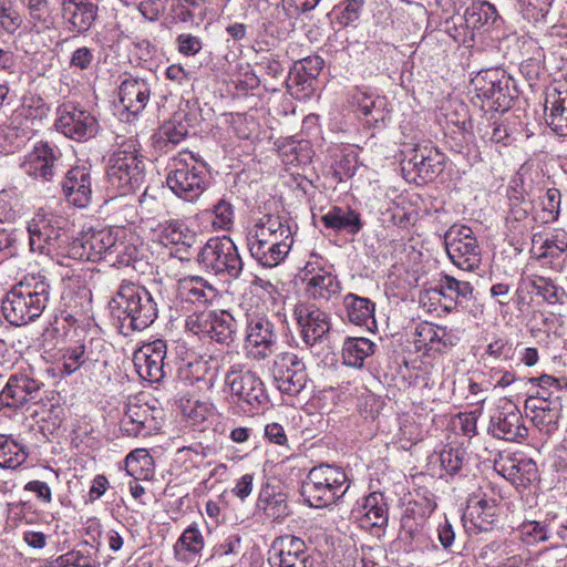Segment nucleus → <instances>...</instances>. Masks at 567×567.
<instances>
[{
	"label": "nucleus",
	"mask_w": 567,
	"mask_h": 567,
	"mask_svg": "<svg viewBox=\"0 0 567 567\" xmlns=\"http://www.w3.org/2000/svg\"><path fill=\"white\" fill-rule=\"evenodd\" d=\"M69 221L59 215L38 212L28 224L29 244L32 251L51 254L66 244Z\"/></svg>",
	"instance_id": "nucleus-7"
},
{
	"label": "nucleus",
	"mask_w": 567,
	"mask_h": 567,
	"mask_svg": "<svg viewBox=\"0 0 567 567\" xmlns=\"http://www.w3.org/2000/svg\"><path fill=\"white\" fill-rule=\"evenodd\" d=\"M385 105L386 100L384 96L373 97L364 94L362 100L359 101V110L361 113L367 117H371V121L375 123L385 120L388 114Z\"/></svg>",
	"instance_id": "nucleus-48"
},
{
	"label": "nucleus",
	"mask_w": 567,
	"mask_h": 567,
	"mask_svg": "<svg viewBox=\"0 0 567 567\" xmlns=\"http://www.w3.org/2000/svg\"><path fill=\"white\" fill-rule=\"evenodd\" d=\"M212 213L214 215L213 226L217 229H230L234 225V206L225 197L218 199L213 206Z\"/></svg>",
	"instance_id": "nucleus-51"
},
{
	"label": "nucleus",
	"mask_w": 567,
	"mask_h": 567,
	"mask_svg": "<svg viewBox=\"0 0 567 567\" xmlns=\"http://www.w3.org/2000/svg\"><path fill=\"white\" fill-rule=\"evenodd\" d=\"M118 117L122 122L135 123L142 111V85L136 79H126L118 89Z\"/></svg>",
	"instance_id": "nucleus-27"
},
{
	"label": "nucleus",
	"mask_w": 567,
	"mask_h": 567,
	"mask_svg": "<svg viewBox=\"0 0 567 567\" xmlns=\"http://www.w3.org/2000/svg\"><path fill=\"white\" fill-rule=\"evenodd\" d=\"M347 317L357 326H367L374 322V302L369 298L348 293L343 298Z\"/></svg>",
	"instance_id": "nucleus-34"
},
{
	"label": "nucleus",
	"mask_w": 567,
	"mask_h": 567,
	"mask_svg": "<svg viewBox=\"0 0 567 567\" xmlns=\"http://www.w3.org/2000/svg\"><path fill=\"white\" fill-rule=\"evenodd\" d=\"M525 406L532 412V421L540 430L550 432L557 427L561 406L559 395H556L555 400L547 401L539 399H527Z\"/></svg>",
	"instance_id": "nucleus-30"
},
{
	"label": "nucleus",
	"mask_w": 567,
	"mask_h": 567,
	"mask_svg": "<svg viewBox=\"0 0 567 567\" xmlns=\"http://www.w3.org/2000/svg\"><path fill=\"white\" fill-rule=\"evenodd\" d=\"M61 11L66 29L76 34L90 30L97 16V6L91 0H61Z\"/></svg>",
	"instance_id": "nucleus-21"
},
{
	"label": "nucleus",
	"mask_w": 567,
	"mask_h": 567,
	"mask_svg": "<svg viewBox=\"0 0 567 567\" xmlns=\"http://www.w3.org/2000/svg\"><path fill=\"white\" fill-rule=\"evenodd\" d=\"M144 234L148 240V250L153 256L156 255L155 259L163 257L169 246L190 248L196 243V234L184 221L168 217L144 218Z\"/></svg>",
	"instance_id": "nucleus-5"
},
{
	"label": "nucleus",
	"mask_w": 567,
	"mask_h": 567,
	"mask_svg": "<svg viewBox=\"0 0 567 567\" xmlns=\"http://www.w3.org/2000/svg\"><path fill=\"white\" fill-rule=\"evenodd\" d=\"M209 338L218 343H229L236 333V320L227 311L213 310Z\"/></svg>",
	"instance_id": "nucleus-40"
},
{
	"label": "nucleus",
	"mask_w": 567,
	"mask_h": 567,
	"mask_svg": "<svg viewBox=\"0 0 567 567\" xmlns=\"http://www.w3.org/2000/svg\"><path fill=\"white\" fill-rule=\"evenodd\" d=\"M147 409H144V429L148 434L157 433L164 423V410L146 403Z\"/></svg>",
	"instance_id": "nucleus-61"
},
{
	"label": "nucleus",
	"mask_w": 567,
	"mask_h": 567,
	"mask_svg": "<svg viewBox=\"0 0 567 567\" xmlns=\"http://www.w3.org/2000/svg\"><path fill=\"white\" fill-rule=\"evenodd\" d=\"M140 157V142L135 137L125 141L110 159L107 179L120 195H126L140 188L142 182Z\"/></svg>",
	"instance_id": "nucleus-6"
},
{
	"label": "nucleus",
	"mask_w": 567,
	"mask_h": 567,
	"mask_svg": "<svg viewBox=\"0 0 567 567\" xmlns=\"http://www.w3.org/2000/svg\"><path fill=\"white\" fill-rule=\"evenodd\" d=\"M545 118L557 135L567 136V86L565 84H558L546 92Z\"/></svg>",
	"instance_id": "nucleus-23"
},
{
	"label": "nucleus",
	"mask_w": 567,
	"mask_h": 567,
	"mask_svg": "<svg viewBox=\"0 0 567 567\" xmlns=\"http://www.w3.org/2000/svg\"><path fill=\"white\" fill-rule=\"evenodd\" d=\"M22 23L21 16L11 6H0V25L8 32H16Z\"/></svg>",
	"instance_id": "nucleus-63"
},
{
	"label": "nucleus",
	"mask_w": 567,
	"mask_h": 567,
	"mask_svg": "<svg viewBox=\"0 0 567 567\" xmlns=\"http://www.w3.org/2000/svg\"><path fill=\"white\" fill-rule=\"evenodd\" d=\"M28 455L24 445L0 434V468L16 470L27 461Z\"/></svg>",
	"instance_id": "nucleus-38"
},
{
	"label": "nucleus",
	"mask_w": 567,
	"mask_h": 567,
	"mask_svg": "<svg viewBox=\"0 0 567 567\" xmlns=\"http://www.w3.org/2000/svg\"><path fill=\"white\" fill-rule=\"evenodd\" d=\"M441 290L450 291L457 298L468 300L473 295V287L468 281L458 280L452 276L445 275L440 281Z\"/></svg>",
	"instance_id": "nucleus-57"
},
{
	"label": "nucleus",
	"mask_w": 567,
	"mask_h": 567,
	"mask_svg": "<svg viewBox=\"0 0 567 567\" xmlns=\"http://www.w3.org/2000/svg\"><path fill=\"white\" fill-rule=\"evenodd\" d=\"M509 209L507 220L522 221L527 218L532 202L526 198L523 189L512 187L508 192Z\"/></svg>",
	"instance_id": "nucleus-45"
},
{
	"label": "nucleus",
	"mask_w": 567,
	"mask_h": 567,
	"mask_svg": "<svg viewBox=\"0 0 567 567\" xmlns=\"http://www.w3.org/2000/svg\"><path fill=\"white\" fill-rule=\"evenodd\" d=\"M445 249L451 261L460 269L473 271L481 265V249L473 230L453 225L445 233Z\"/></svg>",
	"instance_id": "nucleus-9"
},
{
	"label": "nucleus",
	"mask_w": 567,
	"mask_h": 567,
	"mask_svg": "<svg viewBox=\"0 0 567 567\" xmlns=\"http://www.w3.org/2000/svg\"><path fill=\"white\" fill-rule=\"evenodd\" d=\"M271 567H311L305 540L293 535H282L272 542L268 551Z\"/></svg>",
	"instance_id": "nucleus-14"
},
{
	"label": "nucleus",
	"mask_w": 567,
	"mask_h": 567,
	"mask_svg": "<svg viewBox=\"0 0 567 567\" xmlns=\"http://www.w3.org/2000/svg\"><path fill=\"white\" fill-rule=\"evenodd\" d=\"M115 244L110 228H89L66 244L68 256L75 260L97 261Z\"/></svg>",
	"instance_id": "nucleus-12"
},
{
	"label": "nucleus",
	"mask_w": 567,
	"mask_h": 567,
	"mask_svg": "<svg viewBox=\"0 0 567 567\" xmlns=\"http://www.w3.org/2000/svg\"><path fill=\"white\" fill-rule=\"evenodd\" d=\"M465 451L462 449H444L440 454L441 466L447 474H456L463 466Z\"/></svg>",
	"instance_id": "nucleus-56"
},
{
	"label": "nucleus",
	"mask_w": 567,
	"mask_h": 567,
	"mask_svg": "<svg viewBox=\"0 0 567 567\" xmlns=\"http://www.w3.org/2000/svg\"><path fill=\"white\" fill-rule=\"evenodd\" d=\"M537 249L538 258H560L567 252V233L564 230H555L540 243Z\"/></svg>",
	"instance_id": "nucleus-42"
},
{
	"label": "nucleus",
	"mask_w": 567,
	"mask_h": 567,
	"mask_svg": "<svg viewBox=\"0 0 567 567\" xmlns=\"http://www.w3.org/2000/svg\"><path fill=\"white\" fill-rule=\"evenodd\" d=\"M323 59L319 55H310L293 63L287 79L288 86H310L323 68Z\"/></svg>",
	"instance_id": "nucleus-32"
},
{
	"label": "nucleus",
	"mask_w": 567,
	"mask_h": 567,
	"mask_svg": "<svg viewBox=\"0 0 567 567\" xmlns=\"http://www.w3.org/2000/svg\"><path fill=\"white\" fill-rule=\"evenodd\" d=\"M85 346L83 343H79L74 347H69L63 352V372L66 374H72L76 370H79L82 364L85 362Z\"/></svg>",
	"instance_id": "nucleus-55"
},
{
	"label": "nucleus",
	"mask_w": 567,
	"mask_h": 567,
	"mask_svg": "<svg viewBox=\"0 0 567 567\" xmlns=\"http://www.w3.org/2000/svg\"><path fill=\"white\" fill-rule=\"evenodd\" d=\"M509 82L511 79L498 69L480 72L472 80L476 96L489 102V107L497 112H505L512 106Z\"/></svg>",
	"instance_id": "nucleus-11"
},
{
	"label": "nucleus",
	"mask_w": 567,
	"mask_h": 567,
	"mask_svg": "<svg viewBox=\"0 0 567 567\" xmlns=\"http://www.w3.org/2000/svg\"><path fill=\"white\" fill-rule=\"evenodd\" d=\"M320 219L326 228L351 236L357 235L363 227L361 215L350 207L333 206Z\"/></svg>",
	"instance_id": "nucleus-29"
},
{
	"label": "nucleus",
	"mask_w": 567,
	"mask_h": 567,
	"mask_svg": "<svg viewBox=\"0 0 567 567\" xmlns=\"http://www.w3.org/2000/svg\"><path fill=\"white\" fill-rule=\"evenodd\" d=\"M519 533L523 542L529 545L548 539L547 526L536 520L523 523L519 527Z\"/></svg>",
	"instance_id": "nucleus-54"
},
{
	"label": "nucleus",
	"mask_w": 567,
	"mask_h": 567,
	"mask_svg": "<svg viewBox=\"0 0 567 567\" xmlns=\"http://www.w3.org/2000/svg\"><path fill=\"white\" fill-rule=\"evenodd\" d=\"M487 431L493 437L508 442H522L528 435L520 411L513 405L495 412L491 416Z\"/></svg>",
	"instance_id": "nucleus-18"
},
{
	"label": "nucleus",
	"mask_w": 567,
	"mask_h": 567,
	"mask_svg": "<svg viewBox=\"0 0 567 567\" xmlns=\"http://www.w3.org/2000/svg\"><path fill=\"white\" fill-rule=\"evenodd\" d=\"M118 297L123 300L118 306L123 308V315H118L120 329L125 336L141 330V297L134 284L122 285Z\"/></svg>",
	"instance_id": "nucleus-25"
},
{
	"label": "nucleus",
	"mask_w": 567,
	"mask_h": 567,
	"mask_svg": "<svg viewBox=\"0 0 567 567\" xmlns=\"http://www.w3.org/2000/svg\"><path fill=\"white\" fill-rule=\"evenodd\" d=\"M32 109L30 106H22L14 111L10 126L13 130H21L22 135H27L33 131L31 126L34 125L35 118H30L32 115Z\"/></svg>",
	"instance_id": "nucleus-59"
},
{
	"label": "nucleus",
	"mask_w": 567,
	"mask_h": 567,
	"mask_svg": "<svg viewBox=\"0 0 567 567\" xmlns=\"http://www.w3.org/2000/svg\"><path fill=\"white\" fill-rule=\"evenodd\" d=\"M204 547V538L198 528H186L174 546L175 555L181 560H189V556L198 554Z\"/></svg>",
	"instance_id": "nucleus-41"
},
{
	"label": "nucleus",
	"mask_w": 567,
	"mask_h": 567,
	"mask_svg": "<svg viewBox=\"0 0 567 567\" xmlns=\"http://www.w3.org/2000/svg\"><path fill=\"white\" fill-rule=\"evenodd\" d=\"M92 177L85 166L68 171L62 182V190L68 200L76 207H86L92 197Z\"/></svg>",
	"instance_id": "nucleus-22"
},
{
	"label": "nucleus",
	"mask_w": 567,
	"mask_h": 567,
	"mask_svg": "<svg viewBox=\"0 0 567 567\" xmlns=\"http://www.w3.org/2000/svg\"><path fill=\"white\" fill-rule=\"evenodd\" d=\"M213 310L196 311L186 318L185 328L200 338H209Z\"/></svg>",
	"instance_id": "nucleus-52"
},
{
	"label": "nucleus",
	"mask_w": 567,
	"mask_h": 567,
	"mask_svg": "<svg viewBox=\"0 0 567 567\" xmlns=\"http://www.w3.org/2000/svg\"><path fill=\"white\" fill-rule=\"evenodd\" d=\"M340 289L337 276L320 270L308 280L306 291L313 299L328 301L339 295Z\"/></svg>",
	"instance_id": "nucleus-35"
},
{
	"label": "nucleus",
	"mask_w": 567,
	"mask_h": 567,
	"mask_svg": "<svg viewBox=\"0 0 567 567\" xmlns=\"http://www.w3.org/2000/svg\"><path fill=\"white\" fill-rule=\"evenodd\" d=\"M225 382L234 395L252 409H258L268 401L264 382L254 372H240L234 365L226 373Z\"/></svg>",
	"instance_id": "nucleus-17"
},
{
	"label": "nucleus",
	"mask_w": 567,
	"mask_h": 567,
	"mask_svg": "<svg viewBox=\"0 0 567 567\" xmlns=\"http://www.w3.org/2000/svg\"><path fill=\"white\" fill-rule=\"evenodd\" d=\"M349 486L348 476L341 467L320 464L308 473L301 495L310 507L326 508L339 502Z\"/></svg>",
	"instance_id": "nucleus-3"
},
{
	"label": "nucleus",
	"mask_w": 567,
	"mask_h": 567,
	"mask_svg": "<svg viewBox=\"0 0 567 567\" xmlns=\"http://www.w3.org/2000/svg\"><path fill=\"white\" fill-rule=\"evenodd\" d=\"M444 155L439 152L437 148L430 150V154H426V159L421 162L414 171L415 175L413 179L419 177L422 182L432 181L443 169Z\"/></svg>",
	"instance_id": "nucleus-43"
},
{
	"label": "nucleus",
	"mask_w": 567,
	"mask_h": 567,
	"mask_svg": "<svg viewBox=\"0 0 567 567\" xmlns=\"http://www.w3.org/2000/svg\"><path fill=\"white\" fill-rule=\"evenodd\" d=\"M468 27L480 29L484 25H494L499 16L494 4L487 1L473 2L464 13Z\"/></svg>",
	"instance_id": "nucleus-39"
},
{
	"label": "nucleus",
	"mask_w": 567,
	"mask_h": 567,
	"mask_svg": "<svg viewBox=\"0 0 567 567\" xmlns=\"http://www.w3.org/2000/svg\"><path fill=\"white\" fill-rule=\"evenodd\" d=\"M42 383L27 373H13L0 392V412L18 410L39 399Z\"/></svg>",
	"instance_id": "nucleus-15"
},
{
	"label": "nucleus",
	"mask_w": 567,
	"mask_h": 567,
	"mask_svg": "<svg viewBox=\"0 0 567 567\" xmlns=\"http://www.w3.org/2000/svg\"><path fill=\"white\" fill-rule=\"evenodd\" d=\"M250 256L264 267L279 265L289 254L293 244L288 221L275 214L258 218L246 236Z\"/></svg>",
	"instance_id": "nucleus-1"
},
{
	"label": "nucleus",
	"mask_w": 567,
	"mask_h": 567,
	"mask_svg": "<svg viewBox=\"0 0 567 567\" xmlns=\"http://www.w3.org/2000/svg\"><path fill=\"white\" fill-rule=\"evenodd\" d=\"M167 347L164 340L156 339L152 342H144V363L147 369V381L150 383H159L164 377V359L166 358ZM144 381L146 378L144 377Z\"/></svg>",
	"instance_id": "nucleus-31"
},
{
	"label": "nucleus",
	"mask_w": 567,
	"mask_h": 567,
	"mask_svg": "<svg viewBox=\"0 0 567 567\" xmlns=\"http://www.w3.org/2000/svg\"><path fill=\"white\" fill-rule=\"evenodd\" d=\"M142 449H135L125 457V471L131 477L128 482L131 495L136 499L142 495V485L140 484L142 475Z\"/></svg>",
	"instance_id": "nucleus-44"
},
{
	"label": "nucleus",
	"mask_w": 567,
	"mask_h": 567,
	"mask_svg": "<svg viewBox=\"0 0 567 567\" xmlns=\"http://www.w3.org/2000/svg\"><path fill=\"white\" fill-rule=\"evenodd\" d=\"M495 468L513 484L526 485L537 480L536 463L528 457L507 455L495 462Z\"/></svg>",
	"instance_id": "nucleus-24"
},
{
	"label": "nucleus",
	"mask_w": 567,
	"mask_h": 567,
	"mask_svg": "<svg viewBox=\"0 0 567 567\" xmlns=\"http://www.w3.org/2000/svg\"><path fill=\"white\" fill-rule=\"evenodd\" d=\"M271 373L277 389L289 395H298L309 381L303 359L293 352L278 354L274 360Z\"/></svg>",
	"instance_id": "nucleus-10"
},
{
	"label": "nucleus",
	"mask_w": 567,
	"mask_h": 567,
	"mask_svg": "<svg viewBox=\"0 0 567 567\" xmlns=\"http://www.w3.org/2000/svg\"><path fill=\"white\" fill-rule=\"evenodd\" d=\"M177 295L182 302L208 305L218 296L217 290L199 276H188L178 280Z\"/></svg>",
	"instance_id": "nucleus-28"
},
{
	"label": "nucleus",
	"mask_w": 567,
	"mask_h": 567,
	"mask_svg": "<svg viewBox=\"0 0 567 567\" xmlns=\"http://www.w3.org/2000/svg\"><path fill=\"white\" fill-rule=\"evenodd\" d=\"M168 188L179 198L194 202L206 188V168L190 152H181L173 158L166 176Z\"/></svg>",
	"instance_id": "nucleus-4"
},
{
	"label": "nucleus",
	"mask_w": 567,
	"mask_h": 567,
	"mask_svg": "<svg viewBox=\"0 0 567 567\" xmlns=\"http://www.w3.org/2000/svg\"><path fill=\"white\" fill-rule=\"evenodd\" d=\"M281 157L287 165H306L310 162L311 151L308 142H291L281 150Z\"/></svg>",
	"instance_id": "nucleus-47"
},
{
	"label": "nucleus",
	"mask_w": 567,
	"mask_h": 567,
	"mask_svg": "<svg viewBox=\"0 0 567 567\" xmlns=\"http://www.w3.org/2000/svg\"><path fill=\"white\" fill-rule=\"evenodd\" d=\"M362 527L383 528L389 522V507L382 493L373 492L363 498L362 504L353 509Z\"/></svg>",
	"instance_id": "nucleus-26"
},
{
	"label": "nucleus",
	"mask_w": 567,
	"mask_h": 567,
	"mask_svg": "<svg viewBox=\"0 0 567 567\" xmlns=\"http://www.w3.org/2000/svg\"><path fill=\"white\" fill-rule=\"evenodd\" d=\"M519 346V343L514 346L508 339L498 337L487 344L484 355L495 360L512 361Z\"/></svg>",
	"instance_id": "nucleus-50"
},
{
	"label": "nucleus",
	"mask_w": 567,
	"mask_h": 567,
	"mask_svg": "<svg viewBox=\"0 0 567 567\" xmlns=\"http://www.w3.org/2000/svg\"><path fill=\"white\" fill-rule=\"evenodd\" d=\"M97 126L96 118L89 111L72 103H64L58 109L55 127L69 138L89 140L95 135Z\"/></svg>",
	"instance_id": "nucleus-13"
},
{
	"label": "nucleus",
	"mask_w": 567,
	"mask_h": 567,
	"mask_svg": "<svg viewBox=\"0 0 567 567\" xmlns=\"http://www.w3.org/2000/svg\"><path fill=\"white\" fill-rule=\"evenodd\" d=\"M293 317L300 328L303 342L312 347L330 331L328 313L313 303L299 302L295 306Z\"/></svg>",
	"instance_id": "nucleus-16"
},
{
	"label": "nucleus",
	"mask_w": 567,
	"mask_h": 567,
	"mask_svg": "<svg viewBox=\"0 0 567 567\" xmlns=\"http://www.w3.org/2000/svg\"><path fill=\"white\" fill-rule=\"evenodd\" d=\"M375 344L368 338L349 337L342 346L343 363L352 368H362L364 360L374 353Z\"/></svg>",
	"instance_id": "nucleus-33"
},
{
	"label": "nucleus",
	"mask_w": 567,
	"mask_h": 567,
	"mask_svg": "<svg viewBox=\"0 0 567 567\" xmlns=\"http://www.w3.org/2000/svg\"><path fill=\"white\" fill-rule=\"evenodd\" d=\"M62 154L58 146L48 142H39L34 145L24 164L25 172L35 178L51 181L56 174L58 162Z\"/></svg>",
	"instance_id": "nucleus-20"
},
{
	"label": "nucleus",
	"mask_w": 567,
	"mask_h": 567,
	"mask_svg": "<svg viewBox=\"0 0 567 567\" xmlns=\"http://www.w3.org/2000/svg\"><path fill=\"white\" fill-rule=\"evenodd\" d=\"M61 566L94 567L95 563L89 554L82 550H72L58 558Z\"/></svg>",
	"instance_id": "nucleus-62"
},
{
	"label": "nucleus",
	"mask_w": 567,
	"mask_h": 567,
	"mask_svg": "<svg viewBox=\"0 0 567 567\" xmlns=\"http://www.w3.org/2000/svg\"><path fill=\"white\" fill-rule=\"evenodd\" d=\"M147 217L163 219L168 217V210L163 199L148 195L144 189V218Z\"/></svg>",
	"instance_id": "nucleus-60"
},
{
	"label": "nucleus",
	"mask_w": 567,
	"mask_h": 567,
	"mask_svg": "<svg viewBox=\"0 0 567 567\" xmlns=\"http://www.w3.org/2000/svg\"><path fill=\"white\" fill-rule=\"evenodd\" d=\"M524 292L535 293L549 303H555L558 300V288L556 285L550 279L537 275L520 279L516 293L520 296Z\"/></svg>",
	"instance_id": "nucleus-37"
},
{
	"label": "nucleus",
	"mask_w": 567,
	"mask_h": 567,
	"mask_svg": "<svg viewBox=\"0 0 567 567\" xmlns=\"http://www.w3.org/2000/svg\"><path fill=\"white\" fill-rule=\"evenodd\" d=\"M434 147L429 144H417L412 148H409L404 152V158L402 159V171L403 173H414L417 165H421V162L426 159V154H430V150Z\"/></svg>",
	"instance_id": "nucleus-53"
},
{
	"label": "nucleus",
	"mask_w": 567,
	"mask_h": 567,
	"mask_svg": "<svg viewBox=\"0 0 567 567\" xmlns=\"http://www.w3.org/2000/svg\"><path fill=\"white\" fill-rule=\"evenodd\" d=\"M416 331L422 341L430 344L431 349L441 351V344L443 348L452 344L451 339L447 338L446 328L444 327L426 323L417 328Z\"/></svg>",
	"instance_id": "nucleus-46"
},
{
	"label": "nucleus",
	"mask_w": 567,
	"mask_h": 567,
	"mask_svg": "<svg viewBox=\"0 0 567 567\" xmlns=\"http://www.w3.org/2000/svg\"><path fill=\"white\" fill-rule=\"evenodd\" d=\"M198 261L214 274L230 278H238L244 267L235 243L227 236L208 239L198 254Z\"/></svg>",
	"instance_id": "nucleus-8"
},
{
	"label": "nucleus",
	"mask_w": 567,
	"mask_h": 567,
	"mask_svg": "<svg viewBox=\"0 0 567 567\" xmlns=\"http://www.w3.org/2000/svg\"><path fill=\"white\" fill-rule=\"evenodd\" d=\"M278 336L275 324L265 316H252L248 319L246 329L247 347L254 351L256 359H266L274 351Z\"/></svg>",
	"instance_id": "nucleus-19"
},
{
	"label": "nucleus",
	"mask_w": 567,
	"mask_h": 567,
	"mask_svg": "<svg viewBox=\"0 0 567 567\" xmlns=\"http://www.w3.org/2000/svg\"><path fill=\"white\" fill-rule=\"evenodd\" d=\"M50 299V285L41 277H28L14 285L4 296L2 313L13 326H25L38 319Z\"/></svg>",
	"instance_id": "nucleus-2"
},
{
	"label": "nucleus",
	"mask_w": 567,
	"mask_h": 567,
	"mask_svg": "<svg viewBox=\"0 0 567 567\" xmlns=\"http://www.w3.org/2000/svg\"><path fill=\"white\" fill-rule=\"evenodd\" d=\"M28 9L33 21L47 22L50 19L52 7L50 0H20Z\"/></svg>",
	"instance_id": "nucleus-58"
},
{
	"label": "nucleus",
	"mask_w": 567,
	"mask_h": 567,
	"mask_svg": "<svg viewBox=\"0 0 567 567\" xmlns=\"http://www.w3.org/2000/svg\"><path fill=\"white\" fill-rule=\"evenodd\" d=\"M560 190L557 188H548L543 200V210L548 214L550 220H556L560 212Z\"/></svg>",
	"instance_id": "nucleus-64"
},
{
	"label": "nucleus",
	"mask_w": 567,
	"mask_h": 567,
	"mask_svg": "<svg viewBox=\"0 0 567 567\" xmlns=\"http://www.w3.org/2000/svg\"><path fill=\"white\" fill-rule=\"evenodd\" d=\"M138 401L137 396L128 399L127 409L121 422V430L130 436H137L142 430Z\"/></svg>",
	"instance_id": "nucleus-49"
},
{
	"label": "nucleus",
	"mask_w": 567,
	"mask_h": 567,
	"mask_svg": "<svg viewBox=\"0 0 567 567\" xmlns=\"http://www.w3.org/2000/svg\"><path fill=\"white\" fill-rule=\"evenodd\" d=\"M467 516L480 532L491 530L497 520L496 502L493 499H478L468 505Z\"/></svg>",
	"instance_id": "nucleus-36"
}]
</instances>
